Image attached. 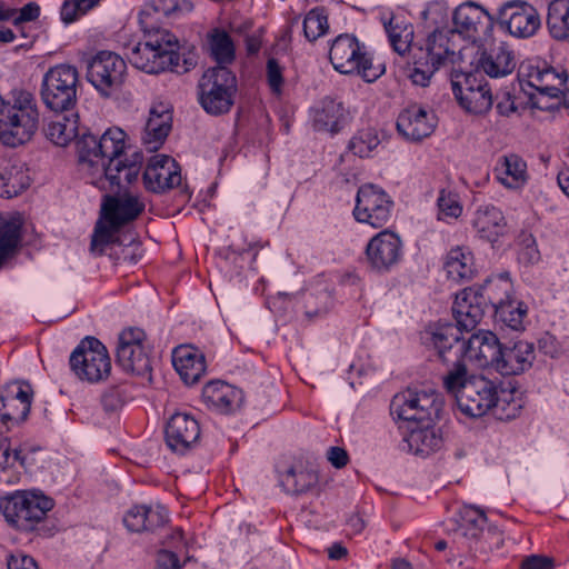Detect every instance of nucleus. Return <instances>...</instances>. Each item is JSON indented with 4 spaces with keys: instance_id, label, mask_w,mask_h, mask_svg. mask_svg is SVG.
Returning <instances> with one entry per match:
<instances>
[{
    "instance_id": "6ab92c4d",
    "label": "nucleus",
    "mask_w": 569,
    "mask_h": 569,
    "mask_svg": "<svg viewBox=\"0 0 569 569\" xmlns=\"http://www.w3.org/2000/svg\"><path fill=\"white\" fill-rule=\"evenodd\" d=\"M365 254L371 271L379 274L388 273L403 259V241L398 233L385 229L369 240Z\"/></svg>"
},
{
    "instance_id": "c756f323",
    "label": "nucleus",
    "mask_w": 569,
    "mask_h": 569,
    "mask_svg": "<svg viewBox=\"0 0 569 569\" xmlns=\"http://www.w3.org/2000/svg\"><path fill=\"white\" fill-rule=\"evenodd\" d=\"M501 343L490 331L473 333L463 346V359L468 358L479 367H490L497 371Z\"/></svg>"
},
{
    "instance_id": "5fc2aeb1",
    "label": "nucleus",
    "mask_w": 569,
    "mask_h": 569,
    "mask_svg": "<svg viewBox=\"0 0 569 569\" xmlns=\"http://www.w3.org/2000/svg\"><path fill=\"white\" fill-rule=\"evenodd\" d=\"M490 410L500 420H511L519 415L521 403L519 400L513 399L512 393L498 391V401Z\"/></svg>"
},
{
    "instance_id": "69168bd1",
    "label": "nucleus",
    "mask_w": 569,
    "mask_h": 569,
    "mask_svg": "<svg viewBox=\"0 0 569 569\" xmlns=\"http://www.w3.org/2000/svg\"><path fill=\"white\" fill-rule=\"evenodd\" d=\"M40 16V7L37 2H28L20 11L19 16L14 19V23L34 21Z\"/></svg>"
},
{
    "instance_id": "b1692460",
    "label": "nucleus",
    "mask_w": 569,
    "mask_h": 569,
    "mask_svg": "<svg viewBox=\"0 0 569 569\" xmlns=\"http://www.w3.org/2000/svg\"><path fill=\"white\" fill-rule=\"evenodd\" d=\"M164 436L172 451L184 453L199 440L200 426L192 415L176 412L167 422Z\"/></svg>"
},
{
    "instance_id": "1a4fd4ad",
    "label": "nucleus",
    "mask_w": 569,
    "mask_h": 569,
    "mask_svg": "<svg viewBox=\"0 0 569 569\" xmlns=\"http://www.w3.org/2000/svg\"><path fill=\"white\" fill-rule=\"evenodd\" d=\"M79 72L74 66L56 64L43 74L40 97L56 113L71 111L78 102Z\"/></svg>"
},
{
    "instance_id": "4468645a",
    "label": "nucleus",
    "mask_w": 569,
    "mask_h": 569,
    "mask_svg": "<svg viewBox=\"0 0 569 569\" xmlns=\"http://www.w3.org/2000/svg\"><path fill=\"white\" fill-rule=\"evenodd\" d=\"M465 329L452 322H437L421 332V341L436 352L437 359L449 369L465 366L462 332Z\"/></svg>"
},
{
    "instance_id": "8fccbe9b",
    "label": "nucleus",
    "mask_w": 569,
    "mask_h": 569,
    "mask_svg": "<svg viewBox=\"0 0 569 569\" xmlns=\"http://www.w3.org/2000/svg\"><path fill=\"white\" fill-rule=\"evenodd\" d=\"M380 140L375 129L359 130L349 141L348 149L360 158L370 157L371 152L379 146Z\"/></svg>"
},
{
    "instance_id": "ddd939ff",
    "label": "nucleus",
    "mask_w": 569,
    "mask_h": 569,
    "mask_svg": "<svg viewBox=\"0 0 569 569\" xmlns=\"http://www.w3.org/2000/svg\"><path fill=\"white\" fill-rule=\"evenodd\" d=\"M69 365L79 380L90 383L107 379L111 372V359L106 346L91 336L83 338L74 348Z\"/></svg>"
},
{
    "instance_id": "39448f33",
    "label": "nucleus",
    "mask_w": 569,
    "mask_h": 569,
    "mask_svg": "<svg viewBox=\"0 0 569 569\" xmlns=\"http://www.w3.org/2000/svg\"><path fill=\"white\" fill-rule=\"evenodd\" d=\"M53 506L54 501L38 490L16 491L0 501V509L10 526L41 537L51 536L46 519Z\"/></svg>"
},
{
    "instance_id": "bf43d9fd",
    "label": "nucleus",
    "mask_w": 569,
    "mask_h": 569,
    "mask_svg": "<svg viewBox=\"0 0 569 569\" xmlns=\"http://www.w3.org/2000/svg\"><path fill=\"white\" fill-rule=\"evenodd\" d=\"M437 202L440 213L446 217L458 218L462 212V207L458 201V197L452 192L441 190Z\"/></svg>"
},
{
    "instance_id": "864d4df0",
    "label": "nucleus",
    "mask_w": 569,
    "mask_h": 569,
    "mask_svg": "<svg viewBox=\"0 0 569 569\" xmlns=\"http://www.w3.org/2000/svg\"><path fill=\"white\" fill-rule=\"evenodd\" d=\"M0 179L3 181L4 193L8 198L17 196L29 187V177L17 167H11L0 173Z\"/></svg>"
},
{
    "instance_id": "9b49d317",
    "label": "nucleus",
    "mask_w": 569,
    "mask_h": 569,
    "mask_svg": "<svg viewBox=\"0 0 569 569\" xmlns=\"http://www.w3.org/2000/svg\"><path fill=\"white\" fill-rule=\"evenodd\" d=\"M520 76L526 77L527 84L537 91V94L529 93L532 107L540 110H552L559 107V102L548 104L543 100L546 98L559 100L563 97L565 106L569 108V99H566V92L568 91V73L566 70L557 71L546 62H537L536 64L529 62L521 66Z\"/></svg>"
},
{
    "instance_id": "e433bc0d",
    "label": "nucleus",
    "mask_w": 569,
    "mask_h": 569,
    "mask_svg": "<svg viewBox=\"0 0 569 569\" xmlns=\"http://www.w3.org/2000/svg\"><path fill=\"white\" fill-rule=\"evenodd\" d=\"M347 121L346 110L341 102L323 98L313 112V127L318 131L337 133Z\"/></svg>"
},
{
    "instance_id": "bb28decb",
    "label": "nucleus",
    "mask_w": 569,
    "mask_h": 569,
    "mask_svg": "<svg viewBox=\"0 0 569 569\" xmlns=\"http://www.w3.org/2000/svg\"><path fill=\"white\" fill-rule=\"evenodd\" d=\"M487 308L481 290L476 286L465 288L456 295L452 313L465 331L473 330L485 316Z\"/></svg>"
},
{
    "instance_id": "f704fd0d",
    "label": "nucleus",
    "mask_w": 569,
    "mask_h": 569,
    "mask_svg": "<svg viewBox=\"0 0 569 569\" xmlns=\"http://www.w3.org/2000/svg\"><path fill=\"white\" fill-rule=\"evenodd\" d=\"M472 227L481 239L493 243L505 233L507 222L500 209L487 204L476 210Z\"/></svg>"
},
{
    "instance_id": "412c9836",
    "label": "nucleus",
    "mask_w": 569,
    "mask_h": 569,
    "mask_svg": "<svg viewBox=\"0 0 569 569\" xmlns=\"http://www.w3.org/2000/svg\"><path fill=\"white\" fill-rule=\"evenodd\" d=\"M495 19L501 29L516 38H529L540 27V17L537 10L521 0L505 2Z\"/></svg>"
},
{
    "instance_id": "9d476101",
    "label": "nucleus",
    "mask_w": 569,
    "mask_h": 569,
    "mask_svg": "<svg viewBox=\"0 0 569 569\" xmlns=\"http://www.w3.org/2000/svg\"><path fill=\"white\" fill-rule=\"evenodd\" d=\"M199 102L209 114L228 113L238 91L237 78L226 66L209 68L201 77Z\"/></svg>"
},
{
    "instance_id": "4be33fe9",
    "label": "nucleus",
    "mask_w": 569,
    "mask_h": 569,
    "mask_svg": "<svg viewBox=\"0 0 569 569\" xmlns=\"http://www.w3.org/2000/svg\"><path fill=\"white\" fill-rule=\"evenodd\" d=\"M142 179L147 190L163 193L181 183V169L173 158L157 154L149 160Z\"/></svg>"
},
{
    "instance_id": "a878e982",
    "label": "nucleus",
    "mask_w": 569,
    "mask_h": 569,
    "mask_svg": "<svg viewBox=\"0 0 569 569\" xmlns=\"http://www.w3.org/2000/svg\"><path fill=\"white\" fill-rule=\"evenodd\" d=\"M516 66L515 51L506 42L485 47L477 60V69L490 78H505L515 71Z\"/></svg>"
},
{
    "instance_id": "0eeeda50",
    "label": "nucleus",
    "mask_w": 569,
    "mask_h": 569,
    "mask_svg": "<svg viewBox=\"0 0 569 569\" xmlns=\"http://www.w3.org/2000/svg\"><path fill=\"white\" fill-rule=\"evenodd\" d=\"M144 203L136 196H106L101 207L104 222L99 220L96 223L90 250L93 253L102 254L104 248L113 242V234L123 226L136 220L143 211Z\"/></svg>"
},
{
    "instance_id": "cd10ccee",
    "label": "nucleus",
    "mask_w": 569,
    "mask_h": 569,
    "mask_svg": "<svg viewBox=\"0 0 569 569\" xmlns=\"http://www.w3.org/2000/svg\"><path fill=\"white\" fill-rule=\"evenodd\" d=\"M172 129V109L159 102L152 104L143 126L141 140L149 151L158 150Z\"/></svg>"
},
{
    "instance_id": "37998d69",
    "label": "nucleus",
    "mask_w": 569,
    "mask_h": 569,
    "mask_svg": "<svg viewBox=\"0 0 569 569\" xmlns=\"http://www.w3.org/2000/svg\"><path fill=\"white\" fill-rule=\"evenodd\" d=\"M383 27L393 50L398 54L405 56L411 48L413 41V26L391 17L383 21Z\"/></svg>"
},
{
    "instance_id": "f8f14e48",
    "label": "nucleus",
    "mask_w": 569,
    "mask_h": 569,
    "mask_svg": "<svg viewBox=\"0 0 569 569\" xmlns=\"http://www.w3.org/2000/svg\"><path fill=\"white\" fill-rule=\"evenodd\" d=\"M147 342V335L140 328H128L120 332L117 348V365L123 371L152 382L154 358Z\"/></svg>"
},
{
    "instance_id": "5701e85b",
    "label": "nucleus",
    "mask_w": 569,
    "mask_h": 569,
    "mask_svg": "<svg viewBox=\"0 0 569 569\" xmlns=\"http://www.w3.org/2000/svg\"><path fill=\"white\" fill-rule=\"evenodd\" d=\"M455 30L469 38L490 36L496 19L486 9L475 3L458 6L452 16Z\"/></svg>"
},
{
    "instance_id": "20e7f679",
    "label": "nucleus",
    "mask_w": 569,
    "mask_h": 569,
    "mask_svg": "<svg viewBox=\"0 0 569 569\" xmlns=\"http://www.w3.org/2000/svg\"><path fill=\"white\" fill-rule=\"evenodd\" d=\"M37 100L26 89H13L8 100L0 96V139L16 147L28 142L39 126Z\"/></svg>"
},
{
    "instance_id": "72a5a7b5",
    "label": "nucleus",
    "mask_w": 569,
    "mask_h": 569,
    "mask_svg": "<svg viewBox=\"0 0 569 569\" xmlns=\"http://www.w3.org/2000/svg\"><path fill=\"white\" fill-rule=\"evenodd\" d=\"M493 173L502 186L512 190L521 189L529 180L527 162L516 153L501 156Z\"/></svg>"
},
{
    "instance_id": "473e14b6",
    "label": "nucleus",
    "mask_w": 569,
    "mask_h": 569,
    "mask_svg": "<svg viewBox=\"0 0 569 569\" xmlns=\"http://www.w3.org/2000/svg\"><path fill=\"white\" fill-rule=\"evenodd\" d=\"M167 520L168 513L164 508H152L147 505L133 506L123 517V523L131 532L153 531L162 527Z\"/></svg>"
},
{
    "instance_id": "f03ea898",
    "label": "nucleus",
    "mask_w": 569,
    "mask_h": 569,
    "mask_svg": "<svg viewBox=\"0 0 569 569\" xmlns=\"http://www.w3.org/2000/svg\"><path fill=\"white\" fill-rule=\"evenodd\" d=\"M445 389L451 393L458 408L469 417H482L498 401L499 386L482 375H468L467 366L449 369L443 377Z\"/></svg>"
},
{
    "instance_id": "13d9d810",
    "label": "nucleus",
    "mask_w": 569,
    "mask_h": 569,
    "mask_svg": "<svg viewBox=\"0 0 569 569\" xmlns=\"http://www.w3.org/2000/svg\"><path fill=\"white\" fill-rule=\"evenodd\" d=\"M283 68L279 64L276 58H269L267 61L266 76L267 82L273 94L280 96L283 86Z\"/></svg>"
},
{
    "instance_id": "c03bdc74",
    "label": "nucleus",
    "mask_w": 569,
    "mask_h": 569,
    "mask_svg": "<svg viewBox=\"0 0 569 569\" xmlns=\"http://www.w3.org/2000/svg\"><path fill=\"white\" fill-rule=\"evenodd\" d=\"M487 521L488 518L483 510L473 506H465L462 508L460 531L470 541L469 546L477 543L486 530Z\"/></svg>"
},
{
    "instance_id": "58836bf2",
    "label": "nucleus",
    "mask_w": 569,
    "mask_h": 569,
    "mask_svg": "<svg viewBox=\"0 0 569 569\" xmlns=\"http://www.w3.org/2000/svg\"><path fill=\"white\" fill-rule=\"evenodd\" d=\"M443 268L452 281L469 280L475 273L472 253L461 247L453 248L448 252Z\"/></svg>"
},
{
    "instance_id": "79ce46f5",
    "label": "nucleus",
    "mask_w": 569,
    "mask_h": 569,
    "mask_svg": "<svg viewBox=\"0 0 569 569\" xmlns=\"http://www.w3.org/2000/svg\"><path fill=\"white\" fill-rule=\"evenodd\" d=\"M21 240V222L0 217V267L13 257Z\"/></svg>"
},
{
    "instance_id": "4d7b16f0",
    "label": "nucleus",
    "mask_w": 569,
    "mask_h": 569,
    "mask_svg": "<svg viewBox=\"0 0 569 569\" xmlns=\"http://www.w3.org/2000/svg\"><path fill=\"white\" fill-rule=\"evenodd\" d=\"M127 392L122 386H110L101 395V406L106 412H114L122 408Z\"/></svg>"
},
{
    "instance_id": "c85d7f7f",
    "label": "nucleus",
    "mask_w": 569,
    "mask_h": 569,
    "mask_svg": "<svg viewBox=\"0 0 569 569\" xmlns=\"http://www.w3.org/2000/svg\"><path fill=\"white\" fill-rule=\"evenodd\" d=\"M436 126V116L419 104H411L402 110L397 119V129L401 136L411 141H420L430 136Z\"/></svg>"
},
{
    "instance_id": "393cba45",
    "label": "nucleus",
    "mask_w": 569,
    "mask_h": 569,
    "mask_svg": "<svg viewBox=\"0 0 569 569\" xmlns=\"http://www.w3.org/2000/svg\"><path fill=\"white\" fill-rule=\"evenodd\" d=\"M536 359V348L532 342L518 340L501 343L497 372L502 376L521 375L529 370Z\"/></svg>"
},
{
    "instance_id": "ea45409f",
    "label": "nucleus",
    "mask_w": 569,
    "mask_h": 569,
    "mask_svg": "<svg viewBox=\"0 0 569 569\" xmlns=\"http://www.w3.org/2000/svg\"><path fill=\"white\" fill-rule=\"evenodd\" d=\"M547 28L555 40L569 42V0L549 2Z\"/></svg>"
},
{
    "instance_id": "f257e3e1",
    "label": "nucleus",
    "mask_w": 569,
    "mask_h": 569,
    "mask_svg": "<svg viewBox=\"0 0 569 569\" xmlns=\"http://www.w3.org/2000/svg\"><path fill=\"white\" fill-rule=\"evenodd\" d=\"M126 132L120 128H109L99 138V159H93L103 167L102 173L94 178L93 186L101 190H121L137 181L143 156L133 151L128 154Z\"/></svg>"
},
{
    "instance_id": "6e6d98bb",
    "label": "nucleus",
    "mask_w": 569,
    "mask_h": 569,
    "mask_svg": "<svg viewBox=\"0 0 569 569\" xmlns=\"http://www.w3.org/2000/svg\"><path fill=\"white\" fill-rule=\"evenodd\" d=\"M97 3V0H64L60 9L61 20L64 23H71L80 16L86 14Z\"/></svg>"
},
{
    "instance_id": "052dcab7",
    "label": "nucleus",
    "mask_w": 569,
    "mask_h": 569,
    "mask_svg": "<svg viewBox=\"0 0 569 569\" xmlns=\"http://www.w3.org/2000/svg\"><path fill=\"white\" fill-rule=\"evenodd\" d=\"M496 99V109L500 116L509 117L511 113L517 111L515 97L509 90H501L500 92L497 93Z\"/></svg>"
},
{
    "instance_id": "680f3d73",
    "label": "nucleus",
    "mask_w": 569,
    "mask_h": 569,
    "mask_svg": "<svg viewBox=\"0 0 569 569\" xmlns=\"http://www.w3.org/2000/svg\"><path fill=\"white\" fill-rule=\"evenodd\" d=\"M553 558L543 555H530L522 559L520 569H555Z\"/></svg>"
},
{
    "instance_id": "7ed1b4c3",
    "label": "nucleus",
    "mask_w": 569,
    "mask_h": 569,
    "mask_svg": "<svg viewBox=\"0 0 569 569\" xmlns=\"http://www.w3.org/2000/svg\"><path fill=\"white\" fill-rule=\"evenodd\" d=\"M150 13L141 11L140 24L144 33H154L156 38L137 43L128 56L131 64L147 73H160L167 70L179 72L180 56L177 51L178 40L167 30L149 23Z\"/></svg>"
},
{
    "instance_id": "c9c22d12",
    "label": "nucleus",
    "mask_w": 569,
    "mask_h": 569,
    "mask_svg": "<svg viewBox=\"0 0 569 569\" xmlns=\"http://www.w3.org/2000/svg\"><path fill=\"white\" fill-rule=\"evenodd\" d=\"M430 423L423 422L420 423L421 426L412 428L403 439L402 449L420 456H427L438 450L441 447L442 438Z\"/></svg>"
},
{
    "instance_id": "2eb2a0df",
    "label": "nucleus",
    "mask_w": 569,
    "mask_h": 569,
    "mask_svg": "<svg viewBox=\"0 0 569 569\" xmlns=\"http://www.w3.org/2000/svg\"><path fill=\"white\" fill-rule=\"evenodd\" d=\"M88 81L104 97L124 82L126 61L114 52L99 51L86 60Z\"/></svg>"
},
{
    "instance_id": "3c124183",
    "label": "nucleus",
    "mask_w": 569,
    "mask_h": 569,
    "mask_svg": "<svg viewBox=\"0 0 569 569\" xmlns=\"http://www.w3.org/2000/svg\"><path fill=\"white\" fill-rule=\"evenodd\" d=\"M329 29L328 17L321 8L311 9L303 19V33L307 40L315 41Z\"/></svg>"
},
{
    "instance_id": "7c9ffc66",
    "label": "nucleus",
    "mask_w": 569,
    "mask_h": 569,
    "mask_svg": "<svg viewBox=\"0 0 569 569\" xmlns=\"http://www.w3.org/2000/svg\"><path fill=\"white\" fill-rule=\"evenodd\" d=\"M202 400L209 409L219 413H229L240 407L242 391L224 381L208 382L202 389Z\"/></svg>"
},
{
    "instance_id": "338daca9",
    "label": "nucleus",
    "mask_w": 569,
    "mask_h": 569,
    "mask_svg": "<svg viewBox=\"0 0 569 569\" xmlns=\"http://www.w3.org/2000/svg\"><path fill=\"white\" fill-rule=\"evenodd\" d=\"M157 569H180L178 556L172 551H160L157 557Z\"/></svg>"
},
{
    "instance_id": "aec40b11",
    "label": "nucleus",
    "mask_w": 569,
    "mask_h": 569,
    "mask_svg": "<svg viewBox=\"0 0 569 569\" xmlns=\"http://www.w3.org/2000/svg\"><path fill=\"white\" fill-rule=\"evenodd\" d=\"M393 201L380 187L368 183L358 189L353 217L358 222L382 228L391 217Z\"/></svg>"
},
{
    "instance_id": "49530a36",
    "label": "nucleus",
    "mask_w": 569,
    "mask_h": 569,
    "mask_svg": "<svg viewBox=\"0 0 569 569\" xmlns=\"http://www.w3.org/2000/svg\"><path fill=\"white\" fill-rule=\"evenodd\" d=\"M481 290V296L486 302V308H492L496 311L506 301L510 300L512 283L507 278L497 280H487L482 286H476Z\"/></svg>"
},
{
    "instance_id": "dca6fc26",
    "label": "nucleus",
    "mask_w": 569,
    "mask_h": 569,
    "mask_svg": "<svg viewBox=\"0 0 569 569\" xmlns=\"http://www.w3.org/2000/svg\"><path fill=\"white\" fill-rule=\"evenodd\" d=\"M33 390L29 382L13 381L0 392V435L24 422L30 413Z\"/></svg>"
},
{
    "instance_id": "774afa93",
    "label": "nucleus",
    "mask_w": 569,
    "mask_h": 569,
    "mask_svg": "<svg viewBox=\"0 0 569 569\" xmlns=\"http://www.w3.org/2000/svg\"><path fill=\"white\" fill-rule=\"evenodd\" d=\"M328 460L335 468H343L349 461V456L343 448L330 447L327 453Z\"/></svg>"
},
{
    "instance_id": "423d86ee",
    "label": "nucleus",
    "mask_w": 569,
    "mask_h": 569,
    "mask_svg": "<svg viewBox=\"0 0 569 569\" xmlns=\"http://www.w3.org/2000/svg\"><path fill=\"white\" fill-rule=\"evenodd\" d=\"M453 31L437 29L426 40L425 47L412 50L407 77L416 86L427 87L433 74L446 63L455 62V46L450 40Z\"/></svg>"
},
{
    "instance_id": "a211bd4d",
    "label": "nucleus",
    "mask_w": 569,
    "mask_h": 569,
    "mask_svg": "<svg viewBox=\"0 0 569 569\" xmlns=\"http://www.w3.org/2000/svg\"><path fill=\"white\" fill-rule=\"evenodd\" d=\"M451 88L459 106L473 114L487 113L493 103L491 88L477 73H459L451 79Z\"/></svg>"
},
{
    "instance_id": "e2e57ef3",
    "label": "nucleus",
    "mask_w": 569,
    "mask_h": 569,
    "mask_svg": "<svg viewBox=\"0 0 569 569\" xmlns=\"http://www.w3.org/2000/svg\"><path fill=\"white\" fill-rule=\"evenodd\" d=\"M522 242L525 247L519 252V259L527 263L537 262L540 258L539 250L536 244V240L531 234L523 237Z\"/></svg>"
},
{
    "instance_id": "2f4dec72",
    "label": "nucleus",
    "mask_w": 569,
    "mask_h": 569,
    "mask_svg": "<svg viewBox=\"0 0 569 569\" xmlns=\"http://www.w3.org/2000/svg\"><path fill=\"white\" fill-rule=\"evenodd\" d=\"M172 365L188 386L197 383L207 369L203 353L187 345L173 349Z\"/></svg>"
},
{
    "instance_id": "a19ab883",
    "label": "nucleus",
    "mask_w": 569,
    "mask_h": 569,
    "mask_svg": "<svg viewBox=\"0 0 569 569\" xmlns=\"http://www.w3.org/2000/svg\"><path fill=\"white\" fill-rule=\"evenodd\" d=\"M319 477L311 469L289 468L284 472L279 473V482L281 487L289 493L302 495L316 487Z\"/></svg>"
},
{
    "instance_id": "f3484780",
    "label": "nucleus",
    "mask_w": 569,
    "mask_h": 569,
    "mask_svg": "<svg viewBox=\"0 0 569 569\" xmlns=\"http://www.w3.org/2000/svg\"><path fill=\"white\" fill-rule=\"evenodd\" d=\"M440 410L439 397L436 392L407 389L397 393L390 403L391 415L409 422H431Z\"/></svg>"
},
{
    "instance_id": "de8ad7c7",
    "label": "nucleus",
    "mask_w": 569,
    "mask_h": 569,
    "mask_svg": "<svg viewBox=\"0 0 569 569\" xmlns=\"http://www.w3.org/2000/svg\"><path fill=\"white\" fill-rule=\"evenodd\" d=\"M208 43L210 53L218 66L228 64L234 60V44L227 31L213 29L208 34Z\"/></svg>"
},
{
    "instance_id": "a18cd8bd",
    "label": "nucleus",
    "mask_w": 569,
    "mask_h": 569,
    "mask_svg": "<svg viewBox=\"0 0 569 569\" xmlns=\"http://www.w3.org/2000/svg\"><path fill=\"white\" fill-rule=\"evenodd\" d=\"M44 134L48 140L59 147H66L78 136V116L62 117L50 121L44 127Z\"/></svg>"
},
{
    "instance_id": "6e6552de",
    "label": "nucleus",
    "mask_w": 569,
    "mask_h": 569,
    "mask_svg": "<svg viewBox=\"0 0 569 569\" xmlns=\"http://www.w3.org/2000/svg\"><path fill=\"white\" fill-rule=\"evenodd\" d=\"M329 59L336 71L358 74L366 82H373L385 72L383 63L375 64L372 57L353 34H339L331 43Z\"/></svg>"
},
{
    "instance_id": "0e129e2a",
    "label": "nucleus",
    "mask_w": 569,
    "mask_h": 569,
    "mask_svg": "<svg viewBox=\"0 0 569 569\" xmlns=\"http://www.w3.org/2000/svg\"><path fill=\"white\" fill-rule=\"evenodd\" d=\"M7 566L8 569H39L36 560L23 552L10 555Z\"/></svg>"
},
{
    "instance_id": "09e8293b",
    "label": "nucleus",
    "mask_w": 569,
    "mask_h": 569,
    "mask_svg": "<svg viewBox=\"0 0 569 569\" xmlns=\"http://www.w3.org/2000/svg\"><path fill=\"white\" fill-rule=\"evenodd\" d=\"M527 312L526 303L511 298L495 311V317L512 330H520L523 328V319Z\"/></svg>"
},
{
    "instance_id": "4c0bfd02",
    "label": "nucleus",
    "mask_w": 569,
    "mask_h": 569,
    "mask_svg": "<svg viewBox=\"0 0 569 569\" xmlns=\"http://www.w3.org/2000/svg\"><path fill=\"white\" fill-rule=\"evenodd\" d=\"M99 139L91 133H83L77 141L80 171L87 177L88 182L93 184L94 178L104 172L99 159Z\"/></svg>"
},
{
    "instance_id": "603ef678",
    "label": "nucleus",
    "mask_w": 569,
    "mask_h": 569,
    "mask_svg": "<svg viewBox=\"0 0 569 569\" xmlns=\"http://www.w3.org/2000/svg\"><path fill=\"white\" fill-rule=\"evenodd\" d=\"M503 532L495 525H488L475 546H469L475 552L488 555L503 546Z\"/></svg>"
}]
</instances>
